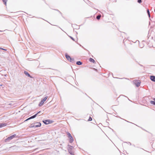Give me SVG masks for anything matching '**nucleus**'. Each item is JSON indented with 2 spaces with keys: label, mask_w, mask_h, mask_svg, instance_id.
<instances>
[{
  "label": "nucleus",
  "mask_w": 155,
  "mask_h": 155,
  "mask_svg": "<svg viewBox=\"0 0 155 155\" xmlns=\"http://www.w3.org/2000/svg\"><path fill=\"white\" fill-rule=\"evenodd\" d=\"M58 11L60 13H61V12H60L59 11Z\"/></svg>",
  "instance_id": "nucleus-35"
},
{
  "label": "nucleus",
  "mask_w": 155,
  "mask_h": 155,
  "mask_svg": "<svg viewBox=\"0 0 155 155\" xmlns=\"http://www.w3.org/2000/svg\"><path fill=\"white\" fill-rule=\"evenodd\" d=\"M40 112V111H39L38 112V113H37L36 114H35L34 115L32 116H31V119H33V118H35L37 116V114L38 113H39Z\"/></svg>",
  "instance_id": "nucleus-12"
},
{
  "label": "nucleus",
  "mask_w": 155,
  "mask_h": 155,
  "mask_svg": "<svg viewBox=\"0 0 155 155\" xmlns=\"http://www.w3.org/2000/svg\"><path fill=\"white\" fill-rule=\"evenodd\" d=\"M76 64L78 65H81L82 64V63L81 61H77Z\"/></svg>",
  "instance_id": "nucleus-14"
},
{
  "label": "nucleus",
  "mask_w": 155,
  "mask_h": 155,
  "mask_svg": "<svg viewBox=\"0 0 155 155\" xmlns=\"http://www.w3.org/2000/svg\"><path fill=\"white\" fill-rule=\"evenodd\" d=\"M47 98L48 97L47 96L45 97V98L43 99L38 104V106L40 107L44 103L46 100Z\"/></svg>",
  "instance_id": "nucleus-3"
},
{
  "label": "nucleus",
  "mask_w": 155,
  "mask_h": 155,
  "mask_svg": "<svg viewBox=\"0 0 155 155\" xmlns=\"http://www.w3.org/2000/svg\"><path fill=\"white\" fill-rule=\"evenodd\" d=\"M154 12H155V9H154Z\"/></svg>",
  "instance_id": "nucleus-34"
},
{
  "label": "nucleus",
  "mask_w": 155,
  "mask_h": 155,
  "mask_svg": "<svg viewBox=\"0 0 155 155\" xmlns=\"http://www.w3.org/2000/svg\"><path fill=\"white\" fill-rule=\"evenodd\" d=\"M150 78L151 81L155 82V76H154L151 75Z\"/></svg>",
  "instance_id": "nucleus-8"
},
{
  "label": "nucleus",
  "mask_w": 155,
  "mask_h": 155,
  "mask_svg": "<svg viewBox=\"0 0 155 155\" xmlns=\"http://www.w3.org/2000/svg\"><path fill=\"white\" fill-rule=\"evenodd\" d=\"M35 127H40L41 126V123L40 122H36L34 123Z\"/></svg>",
  "instance_id": "nucleus-5"
},
{
  "label": "nucleus",
  "mask_w": 155,
  "mask_h": 155,
  "mask_svg": "<svg viewBox=\"0 0 155 155\" xmlns=\"http://www.w3.org/2000/svg\"><path fill=\"white\" fill-rule=\"evenodd\" d=\"M148 16L149 18H150V14H148Z\"/></svg>",
  "instance_id": "nucleus-29"
},
{
  "label": "nucleus",
  "mask_w": 155,
  "mask_h": 155,
  "mask_svg": "<svg viewBox=\"0 0 155 155\" xmlns=\"http://www.w3.org/2000/svg\"><path fill=\"white\" fill-rule=\"evenodd\" d=\"M68 149H70V150H71L72 148L73 147V146L70 145H68Z\"/></svg>",
  "instance_id": "nucleus-17"
},
{
  "label": "nucleus",
  "mask_w": 155,
  "mask_h": 155,
  "mask_svg": "<svg viewBox=\"0 0 155 155\" xmlns=\"http://www.w3.org/2000/svg\"><path fill=\"white\" fill-rule=\"evenodd\" d=\"M70 37L72 40L74 41V38H73L71 36H70Z\"/></svg>",
  "instance_id": "nucleus-27"
},
{
  "label": "nucleus",
  "mask_w": 155,
  "mask_h": 155,
  "mask_svg": "<svg viewBox=\"0 0 155 155\" xmlns=\"http://www.w3.org/2000/svg\"><path fill=\"white\" fill-rule=\"evenodd\" d=\"M125 120L126 121H127V122H129V121H127V120Z\"/></svg>",
  "instance_id": "nucleus-32"
},
{
  "label": "nucleus",
  "mask_w": 155,
  "mask_h": 155,
  "mask_svg": "<svg viewBox=\"0 0 155 155\" xmlns=\"http://www.w3.org/2000/svg\"><path fill=\"white\" fill-rule=\"evenodd\" d=\"M2 31H0V32H2Z\"/></svg>",
  "instance_id": "nucleus-37"
},
{
  "label": "nucleus",
  "mask_w": 155,
  "mask_h": 155,
  "mask_svg": "<svg viewBox=\"0 0 155 155\" xmlns=\"http://www.w3.org/2000/svg\"><path fill=\"white\" fill-rule=\"evenodd\" d=\"M68 152H69V153H70L71 155H74V153L72 152V151H71V150H70V149H68Z\"/></svg>",
  "instance_id": "nucleus-18"
},
{
  "label": "nucleus",
  "mask_w": 155,
  "mask_h": 155,
  "mask_svg": "<svg viewBox=\"0 0 155 155\" xmlns=\"http://www.w3.org/2000/svg\"><path fill=\"white\" fill-rule=\"evenodd\" d=\"M89 61L91 62L95 63V60L93 58H89Z\"/></svg>",
  "instance_id": "nucleus-11"
},
{
  "label": "nucleus",
  "mask_w": 155,
  "mask_h": 155,
  "mask_svg": "<svg viewBox=\"0 0 155 155\" xmlns=\"http://www.w3.org/2000/svg\"><path fill=\"white\" fill-rule=\"evenodd\" d=\"M6 126V124L1 123L0 124V128L2 127Z\"/></svg>",
  "instance_id": "nucleus-13"
},
{
  "label": "nucleus",
  "mask_w": 155,
  "mask_h": 155,
  "mask_svg": "<svg viewBox=\"0 0 155 155\" xmlns=\"http://www.w3.org/2000/svg\"><path fill=\"white\" fill-rule=\"evenodd\" d=\"M147 13L148 14H150V12L149 10L148 9L147 10Z\"/></svg>",
  "instance_id": "nucleus-25"
},
{
  "label": "nucleus",
  "mask_w": 155,
  "mask_h": 155,
  "mask_svg": "<svg viewBox=\"0 0 155 155\" xmlns=\"http://www.w3.org/2000/svg\"><path fill=\"white\" fill-rule=\"evenodd\" d=\"M16 135L15 134L14 135H13L8 137H7L5 140V141L6 142H8L10 141V140H11L12 139H13V138H15L16 136Z\"/></svg>",
  "instance_id": "nucleus-1"
},
{
  "label": "nucleus",
  "mask_w": 155,
  "mask_h": 155,
  "mask_svg": "<svg viewBox=\"0 0 155 155\" xmlns=\"http://www.w3.org/2000/svg\"><path fill=\"white\" fill-rule=\"evenodd\" d=\"M142 129H143V130H144L146 131H147V130H145L144 129H143V128H141Z\"/></svg>",
  "instance_id": "nucleus-30"
},
{
  "label": "nucleus",
  "mask_w": 155,
  "mask_h": 155,
  "mask_svg": "<svg viewBox=\"0 0 155 155\" xmlns=\"http://www.w3.org/2000/svg\"><path fill=\"white\" fill-rule=\"evenodd\" d=\"M101 17V15L100 14L97 15L96 17V18L97 19L99 20L100 19Z\"/></svg>",
  "instance_id": "nucleus-16"
},
{
  "label": "nucleus",
  "mask_w": 155,
  "mask_h": 155,
  "mask_svg": "<svg viewBox=\"0 0 155 155\" xmlns=\"http://www.w3.org/2000/svg\"><path fill=\"white\" fill-rule=\"evenodd\" d=\"M130 143V145H131V143Z\"/></svg>",
  "instance_id": "nucleus-38"
},
{
  "label": "nucleus",
  "mask_w": 155,
  "mask_h": 155,
  "mask_svg": "<svg viewBox=\"0 0 155 155\" xmlns=\"http://www.w3.org/2000/svg\"><path fill=\"white\" fill-rule=\"evenodd\" d=\"M92 120V118L91 117V116H90L88 120V121H91Z\"/></svg>",
  "instance_id": "nucleus-24"
},
{
  "label": "nucleus",
  "mask_w": 155,
  "mask_h": 155,
  "mask_svg": "<svg viewBox=\"0 0 155 155\" xmlns=\"http://www.w3.org/2000/svg\"><path fill=\"white\" fill-rule=\"evenodd\" d=\"M34 124H30V125L29 126V127L30 128H33V127H35V125H34Z\"/></svg>",
  "instance_id": "nucleus-20"
},
{
  "label": "nucleus",
  "mask_w": 155,
  "mask_h": 155,
  "mask_svg": "<svg viewBox=\"0 0 155 155\" xmlns=\"http://www.w3.org/2000/svg\"><path fill=\"white\" fill-rule=\"evenodd\" d=\"M67 134L68 137L69 138V142L71 143H72L74 141V139L71 134L69 133L68 132Z\"/></svg>",
  "instance_id": "nucleus-2"
},
{
  "label": "nucleus",
  "mask_w": 155,
  "mask_h": 155,
  "mask_svg": "<svg viewBox=\"0 0 155 155\" xmlns=\"http://www.w3.org/2000/svg\"><path fill=\"white\" fill-rule=\"evenodd\" d=\"M80 46H81L83 48V47L82 46H81V45H80Z\"/></svg>",
  "instance_id": "nucleus-33"
},
{
  "label": "nucleus",
  "mask_w": 155,
  "mask_h": 155,
  "mask_svg": "<svg viewBox=\"0 0 155 155\" xmlns=\"http://www.w3.org/2000/svg\"><path fill=\"white\" fill-rule=\"evenodd\" d=\"M43 122L45 124H49L51 123L52 122V121H51L50 120H43Z\"/></svg>",
  "instance_id": "nucleus-4"
},
{
  "label": "nucleus",
  "mask_w": 155,
  "mask_h": 155,
  "mask_svg": "<svg viewBox=\"0 0 155 155\" xmlns=\"http://www.w3.org/2000/svg\"><path fill=\"white\" fill-rule=\"evenodd\" d=\"M31 119V117H29V118H28V119H27L26 120H25V121H24V122H25V121H28V120H30V119Z\"/></svg>",
  "instance_id": "nucleus-23"
},
{
  "label": "nucleus",
  "mask_w": 155,
  "mask_h": 155,
  "mask_svg": "<svg viewBox=\"0 0 155 155\" xmlns=\"http://www.w3.org/2000/svg\"><path fill=\"white\" fill-rule=\"evenodd\" d=\"M0 49H1V50H4V51H7V49H4V48H0Z\"/></svg>",
  "instance_id": "nucleus-28"
},
{
  "label": "nucleus",
  "mask_w": 155,
  "mask_h": 155,
  "mask_svg": "<svg viewBox=\"0 0 155 155\" xmlns=\"http://www.w3.org/2000/svg\"><path fill=\"white\" fill-rule=\"evenodd\" d=\"M65 56L66 58L69 61L70 60V59H71V57L68 55L67 54H65Z\"/></svg>",
  "instance_id": "nucleus-9"
},
{
  "label": "nucleus",
  "mask_w": 155,
  "mask_h": 155,
  "mask_svg": "<svg viewBox=\"0 0 155 155\" xmlns=\"http://www.w3.org/2000/svg\"><path fill=\"white\" fill-rule=\"evenodd\" d=\"M24 73L26 75H27L28 77H30L31 78H33V77L31 76L30 74H29V73L27 71H24Z\"/></svg>",
  "instance_id": "nucleus-6"
},
{
  "label": "nucleus",
  "mask_w": 155,
  "mask_h": 155,
  "mask_svg": "<svg viewBox=\"0 0 155 155\" xmlns=\"http://www.w3.org/2000/svg\"><path fill=\"white\" fill-rule=\"evenodd\" d=\"M139 46L141 48H142L144 47V45L142 43L139 44Z\"/></svg>",
  "instance_id": "nucleus-15"
},
{
  "label": "nucleus",
  "mask_w": 155,
  "mask_h": 155,
  "mask_svg": "<svg viewBox=\"0 0 155 155\" xmlns=\"http://www.w3.org/2000/svg\"><path fill=\"white\" fill-rule=\"evenodd\" d=\"M31 119V117H29V118H28V119H27L26 120H25V121H24V122H25V121H28V120H30V119Z\"/></svg>",
  "instance_id": "nucleus-22"
},
{
  "label": "nucleus",
  "mask_w": 155,
  "mask_h": 155,
  "mask_svg": "<svg viewBox=\"0 0 155 155\" xmlns=\"http://www.w3.org/2000/svg\"><path fill=\"white\" fill-rule=\"evenodd\" d=\"M69 61L72 63H74V58H71V59H70Z\"/></svg>",
  "instance_id": "nucleus-19"
},
{
  "label": "nucleus",
  "mask_w": 155,
  "mask_h": 155,
  "mask_svg": "<svg viewBox=\"0 0 155 155\" xmlns=\"http://www.w3.org/2000/svg\"><path fill=\"white\" fill-rule=\"evenodd\" d=\"M137 2H138L139 3H140L141 2H142V1L141 0H138L137 1Z\"/></svg>",
  "instance_id": "nucleus-26"
},
{
  "label": "nucleus",
  "mask_w": 155,
  "mask_h": 155,
  "mask_svg": "<svg viewBox=\"0 0 155 155\" xmlns=\"http://www.w3.org/2000/svg\"><path fill=\"white\" fill-rule=\"evenodd\" d=\"M140 65L141 66H142V67H143V65H141V64H140Z\"/></svg>",
  "instance_id": "nucleus-31"
},
{
  "label": "nucleus",
  "mask_w": 155,
  "mask_h": 155,
  "mask_svg": "<svg viewBox=\"0 0 155 155\" xmlns=\"http://www.w3.org/2000/svg\"><path fill=\"white\" fill-rule=\"evenodd\" d=\"M150 24V22H149V25Z\"/></svg>",
  "instance_id": "nucleus-36"
},
{
  "label": "nucleus",
  "mask_w": 155,
  "mask_h": 155,
  "mask_svg": "<svg viewBox=\"0 0 155 155\" xmlns=\"http://www.w3.org/2000/svg\"><path fill=\"white\" fill-rule=\"evenodd\" d=\"M140 82L139 81H136L135 83V84L137 87H139L140 86Z\"/></svg>",
  "instance_id": "nucleus-7"
},
{
  "label": "nucleus",
  "mask_w": 155,
  "mask_h": 155,
  "mask_svg": "<svg viewBox=\"0 0 155 155\" xmlns=\"http://www.w3.org/2000/svg\"><path fill=\"white\" fill-rule=\"evenodd\" d=\"M8 1V0H3V2L4 3V4L6 5V2Z\"/></svg>",
  "instance_id": "nucleus-21"
},
{
  "label": "nucleus",
  "mask_w": 155,
  "mask_h": 155,
  "mask_svg": "<svg viewBox=\"0 0 155 155\" xmlns=\"http://www.w3.org/2000/svg\"><path fill=\"white\" fill-rule=\"evenodd\" d=\"M153 101H150V103L154 105H155V98H154L153 99Z\"/></svg>",
  "instance_id": "nucleus-10"
}]
</instances>
